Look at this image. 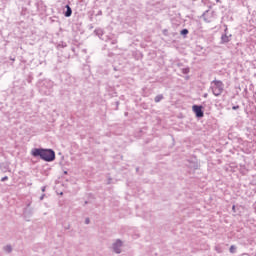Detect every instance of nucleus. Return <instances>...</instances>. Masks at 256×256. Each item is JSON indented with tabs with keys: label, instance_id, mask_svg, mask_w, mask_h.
Here are the masks:
<instances>
[{
	"label": "nucleus",
	"instance_id": "1",
	"mask_svg": "<svg viewBox=\"0 0 256 256\" xmlns=\"http://www.w3.org/2000/svg\"><path fill=\"white\" fill-rule=\"evenodd\" d=\"M31 155L33 157H40L41 160L48 163L53 162L56 158V154L51 148H33Z\"/></svg>",
	"mask_w": 256,
	"mask_h": 256
},
{
	"label": "nucleus",
	"instance_id": "2",
	"mask_svg": "<svg viewBox=\"0 0 256 256\" xmlns=\"http://www.w3.org/2000/svg\"><path fill=\"white\" fill-rule=\"evenodd\" d=\"M210 89L212 90V94L219 97L223 94L225 85L222 80L214 79L212 82H210Z\"/></svg>",
	"mask_w": 256,
	"mask_h": 256
},
{
	"label": "nucleus",
	"instance_id": "3",
	"mask_svg": "<svg viewBox=\"0 0 256 256\" xmlns=\"http://www.w3.org/2000/svg\"><path fill=\"white\" fill-rule=\"evenodd\" d=\"M54 82L50 79H45L40 83V92L46 96L53 92Z\"/></svg>",
	"mask_w": 256,
	"mask_h": 256
},
{
	"label": "nucleus",
	"instance_id": "4",
	"mask_svg": "<svg viewBox=\"0 0 256 256\" xmlns=\"http://www.w3.org/2000/svg\"><path fill=\"white\" fill-rule=\"evenodd\" d=\"M232 34H228V28L224 29V34L220 37V44H227L231 42Z\"/></svg>",
	"mask_w": 256,
	"mask_h": 256
},
{
	"label": "nucleus",
	"instance_id": "5",
	"mask_svg": "<svg viewBox=\"0 0 256 256\" xmlns=\"http://www.w3.org/2000/svg\"><path fill=\"white\" fill-rule=\"evenodd\" d=\"M192 111H194V114H196V117L198 118L204 117L203 106H198L197 104H194V106H192Z\"/></svg>",
	"mask_w": 256,
	"mask_h": 256
},
{
	"label": "nucleus",
	"instance_id": "6",
	"mask_svg": "<svg viewBox=\"0 0 256 256\" xmlns=\"http://www.w3.org/2000/svg\"><path fill=\"white\" fill-rule=\"evenodd\" d=\"M202 18L204 19V22L211 23L213 20V12L210 10L204 11V14H202Z\"/></svg>",
	"mask_w": 256,
	"mask_h": 256
},
{
	"label": "nucleus",
	"instance_id": "7",
	"mask_svg": "<svg viewBox=\"0 0 256 256\" xmlns=\"http://www.w3.org/2000/svg\"><path fill=\"white\" fill-rule=\"evenodd\" d=\"M121 247H122V242L120 240H117L113 244V250L115 253L120 254L121 253Z\"/></svg>",
	"mask_w": 256,
	"mask_h": 256
},
{
	"label": "nucleus",
	"instance_id": "8",
	"mask_svg": "<svg viewBox=\"0 0 256 256\" xmlns=\"http://www.w3.org/2000/svg\"><path fill=\"white\" fill-rule=\"evenodd\" d=\"M33 215V209L30 208V204L27 205V208L24 210L25 218H30Z\"/></svg>",
	"mask_w": 256,
	"mask_h": 256
},
{
	"label": "nucleus",
	"instance_id": "9",
	"mask_svg": "<svg viewBox=\"0 0 256 256\" xmlns=\"http://www.w3.org/2000/svg\"><path fill=\"white\" fill-rule=\"evenodd\" d=\"M66 9L67 10L65 11V17L69 18L72 16V9L68 4L66 5Z\"/></svg>",
	"mask_w": 256,
	"mask_h": 256
},
{
	"label": "nucleus",
	"instance_id": "10",
	"mask_svg": "<svg viewBox=\"0 0 256 256\" xmlns=\"http://www.w3.org/2000/svg\"><path fill=\"white\" fill-rule=\"evenodd\" d=\"M163 99H164L163 94H159V95H157V96L155 97V102H156V103H159V102H161Z\"/></svg>",
	"mask_w": 256,
	"mask_h": 256
},
{
	"label": "nucleus",
	"instance_id": "11",
	"mask_svg": "<svg viewBox=\"0 0 256 256\" xmlns=\"http://www.w3.org/2000/svg\"><path fill=\"white\" fill-rule=\"evenodd\" d=\"M95 33L99 38L103 36V30L101 28L96 29Z\"/></svg>",
	"mask_w": 256,
	"mask_h": 256
},
{
	"label": "nucleus",
	"instance_id": "12",
	"mask_svg": "<svg viewBox=\"0 0 256 256\" xmlns=\"http://www.w3.org/2000/svg\"><path fill=\"white\" fill-rule=\"evenodd\" d=\"M180 34H181L182 36H186V35L189 34V30H188L187 28H184V29H182V30L180 31Z\"/></svg>",
	"mask_w": 256,
	"mask_h": 256
},
{
	"label": "nucleus",
	"instance_id": "13",
	"mask_svg": "<svg viewBox=\"0 0 256 256\" xmlns=\"http://www.w3.org/2000/svg\"><path fill=\"white\" fill-rule=\"evenodd\" d=\"M4 251H5L6 253H11V252H12V247H11V245L5 246V247H4Z\"/></svg>",
	"mask_w": 256,
	"mask_h": 256
},
{
	"label": "nucleus",
	"instance_id": "14",
	"mask_svg": "<svg viewBox=\"0 0 256 256\" xmlns=\"http://www.w3.org/2000/svg\"><path fill=\"white\" fill-rule=\"evenodd\" d=\"M236 250H237L236 246H234V245L230 246V253L235 254Z\"/></svg>",
	"mask_w": 256,
	"mask_h": 256
},
{
	"label": "nucleus",
	"instance_id": "15",
	"mask_svg": "<svg viewBox=\"0 0 256 256\" xmlns=\"http://www.w3.org/2000/svg\"><path fill=\"white\" fill-rule=\"evenodd\" d=\"M182 73L185 75L189 74V68L188 67L182 68Z\"/></svg>",
	"mask_w": 256,
	"mask_h": 256
},
{
	"label": "nucleus",
	"instance_id": "16",
	"mask_svg": "<svg viewBox=\"0 0 256 256\" xmlns=\"http://www.w3.org/2000/svg\"><path fill=\"white\" fill-rule=\"evenodd\" d=\"M8 180V176H4L3 178H1V181L2 182H5V181H7Z\"/></svg>",
	"mask_w": 256,
	"mask_h": 256
},
{
	"label": "nucleus",
	"instance_id": "17",
	"mask_svg": "<svg viewBox=\"0 0 256 256\" xmlns=\"http://www.w3.org/2000/svg\"><path fill=\"white\" fill-rule=\"evenodd\" d=\"M239 109V106H232V110H237Z\"/></svg>",
	"mask_w": 256,
	"mask_h": 256
},
{
	"label": "nucleus",
	"instance_id": "18",
	"mask_svg": "<svg viewBox=\"0 0 256 256\" xmlns=\"http://www.w3.org/2000/svg\"><path fill=\"white\" fill-rule=\"evenodd\" d=\"M85 223L88 225V224L90 223V219L87 218V219L85 220Z\"/></svg>",
	"mask_w": 256,
	"mask_h": 256
},
{
	"label": "nucleus",
	"instance_id": "19",
	"mask_svg": "<svg viewBox=\"0 0 256 256\" xmlns=\"http://www.w3.org/2000/svg\"><path fill=\"white\" fill-rule=\"evenodd\" d=\"M208 97V93H204V98H207Z\"/></svg>",
	"mask_w": 256,
	"mask_h": 256
},
{
	"label": "nucleus",
	"instance_id": "20",
	"mask_svg": "<svg viewBox=\"0 0 256 256\" xmlns=\"http://www.w3.org/2000/svg\"><path fill=\"white\" fill-rule=\"evenodd\" d=\"M44 197H45V195H42V196L40 197V200L42 201V200L44 199Z\"/></svg>",
	"mask_w": 256,
	"mask_h": 256
},
{
	"label": "nucleus",
	"instance_id": "21",
	"mask_svg": "<svg viewBox=\"0 0 256 256\" xmlns=\"http://www.w3.org/2000/svg\"><path fill=\"white\" fill-rule=\"evenodd\" d=\"M45 190H46V188H45V187H43V188H42V192H45Z\"/></svg>",
	"mask_w": 256,
	"mask_h": 256
},
{
	"label": "nucleus",
	"instance_id": "22",
	"mask_svg": "<svg viewBox=\"0 0 256 256\" xmlns=\"http://www.w3.org/2000/svg\"><path fill=\"white\" fill-rule=\"evenodd\" d=\"M112 44H113V45L116 44L115 40L112 41Z\"/></svg>",
	"mask_w": 256,
	"mask_h": 256
},
{
	"label": "nucleus",
	"instance_id": "23",
	"mask_svg": "<svg viewBox=\"0 0 256 256\" xmlns=\"http://www.w3.org/2000/svg\"><path fill=\"white\" fill-rule=\"evenodd\" d=\"M11 61H13V62H14V61H15V58H11Z\"/></svg>",
	"mask_w": 256,
	"mask_h": 256
},
{
	"label": "nucleus",
	"instance_id": "24",
	"mask_svg": "<svg viewBox=\"0 0 256 256\" xmlns=\"http://www.w3.org/2000/svg\"><path fill=\"white\" fill-rule=\"evenodd\" d=\"M63 47H66V44H63Z\"/></svg>",
	"mask_w": 256,
	"mask_h": 256
},
{
	"label": "nucleus",
	"instance_id": "25",
	"mask_svg": "<svg viewBox=\"0 0 256 256\" xmlns=\"http://www.w3.org/2000/svg\"><path fill=\"white\" fill-rule=\"evenodd\" d=\"M63 47H66V44H63Z\"/></svg>",
	"mask_w": 256,
	"mask_h": 256
},
{
	"label": "nucleus",
	"instance_id": "26",
	"mask_svg": "<svg viewBox=\"0 0 256 256\" xmlns=\"http://www.w3.org/2000/svg\"><path fill=\"white\" fill-rule=\"evenodd\" d=\"M110 183H111V180H109L108 184H110Z\"/></svg>",
	"mask_w": 256,
	"mask_h": 256
},
{
	"label": "nucleus",
	"instance_id": "27",
	"mask_svg": "<svg viewBox=\"0 0 256 256\" xmlns=\"http://www.w3.org/2000/svg\"><path fill=\"white\" fill-rule=\"evenodd\" d=\"M216 2H220V0H216Z\"/></svg>",
	"mask_w": 256,
	"mask_h": 256
},
{
	"label": "nucleus",
	"instance_id": "28",
	"mask_svg": "<svg viewBox=\"0 0 256 256\" xmlns=\"http://www.w3.org/2000/svg\"><path fill=\"white\" fill-rule=\"evenodd\" d=\"M232 209H235V206H234V207H232Z\"/></svg>",
	"mask_w": 256,
	"mask_h": 256
},
{
	"label": "nucleus",
	"instance_id": "29",
	"mask_svg": "<svg viewBox=\"0 0 256 256\" xmlns=\"http://www.w3.org/2000/svg\"><path fill=\"white\" fill-rule=\"evenodd\" d=\"M255 194H256V191H255Z\"/></svg>",
	"mask_w": 256,
	"mask_h": 256
}]
</instances>
